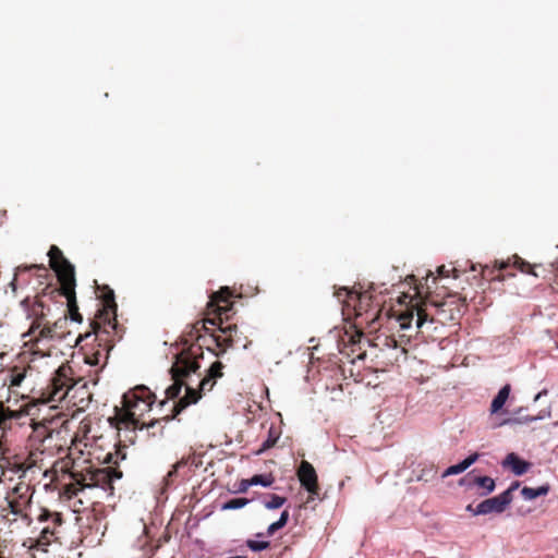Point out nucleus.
<instances>
[{"label":"nucleus","instance_id":"nucleus-1","mask_svg":"<svg viewBox=\"0 0 558 558\" xmlns=\"http://www.w3.org/2000/svg\"><path fill=\"white\" fill-rule=\"evenodd\" d=\"M201 357H203L202 347L193 343L174 355L169 369L173 383L165 391L166 399H177L183 387H185V395L174 402L171 415L166 417L167 421L175 418L187 407L197 403L203 391H210L214 388L216 380L207 375L199 381L198 389L192 388L186 383V379L201 368L198 361Z\"/></svg>","mask_w":558,"mask_h":558},{"label":"nucleus","instance_id":"nucleus-2","mask_svg":"<svg viewBox=\"0 0 558 558\" xmlns=\"http://www.w3.org/2000/svg\"><path fill=\"white\" fill-rule=\"evenodd\" d=\"M101 299V308L90 323V330L80 333L75 340V344L82 345L84 351L85 363L96 366L105 365L108 361L109 353L113 348V340L110 338L108 328L116 329L117 327V303L114 300V292L108 286L99 288Z\"/></svg>","mask_w":558,"mask_h":558},{"label":"nucleus","instance_id":"nucleus-3","mask_svg":"<svg viewBox=\"0 0 558 558\" xmlns=\"http://www.w3.org/2000/svg\"><path fill=\"white\" fill-rule=\"evenodd\" d=\"M156 401V396L146 386H136L133 389L125 392L122 397V407L114 408V416L110 418L111 425H116L118 429H136L147 428L154 429L157 425H160L161 421L168 422L167 416L161 420H155L146 424L141 421V417L151 410L153 404Z\"/></svg>","mask_w":558,"mask_h":558},{"label":"nucleus","instance_id":"nucleus-4","mask_svg":"<svg viewBox=\"0 0 558 558\" xmlns=\"http://www.w3.org/2000/svg\"><path fill=\"white\" fill-rule=\"evenodd\" d=\"M49 265L51 269L57 274L58 281L60 283L59 289H53L51 293L62 295L68 302V319L73 322L82 323L83 316L78 312V305L76 302L75 293V270L74 266L64 257L62 251L57 245H51L48 252Z\"/></svg>","mask_w":558,"mask_h":558},{"label":"nucleus","instance_id":"nucleus-5","mask_svg":"<svg viewBox=\"0 0 558 558\" xmlns=\"http://www.w3.org/2000/svg\"><path fill=\"white\" fill-rule=\"evenodd\" d=\"M122 477V472L116 468H85L80 473H72V482L65 484L63 494L68 498L75 497L84 488H101L108 497L113 496V482Z\"/></svg>","mask_w":558,"mask_h":558},{"label":"nucleus","instance_id":"nucleus-6","mask_svg":"<svg viewBox=\"0 0 558 558\" xmlns=\"http://www.w3.org/2000/svg\"><path fill=\"white\" fill-rule=\"evenodd\" d=\"M336 296L343 303V307L348 311L352 310L356 318H361V323L365 322L369 327L376 329V323L380 316V304H374L373 295L365 291L357 293L348 288H340L336 292Z\"/></svg>","mask_w":558,"mask_h":558},{"label":"nucleus","instance_id":"nucleus-7","mask_svg":"<svg viewBox=\"0 0 558 558\" xmlns=\"http://www.w3.org/2000/svg\"><path fill=\"white\" fill-rule=\"evenodd\" d=\"M73 375V368L69 364L59 366L46 387L41 388L37 400L41 403H59L63 401L76 384Z\"/></svg>","mask_w":558,"mask_h":558},{"label":"nucleus","instance_id":"nucleus-8","mask_svg":"<svg viewBox=\"0 0 558 558\" xmlns=\"http://www.w3.org/2000/svg\"><path fill=\"white\" fill-rule=\"evenodd\" d=\"M38 521L49 522V524L41 530L38 537H28L24 541L23 546L28 549V558H36L34 554L35 550L48 553L49 545L58 539L57 529L62 525L63 518L60 512H51L48 509H43L38 515Z\"/></svg>","mask_w":558,"mask_h":558},{"label":"nucleus","instance_id":"nucleus-9","mask_svg":"<svg viewBox=\"0 0 558 558\" xmlns=\"http://www.w3.org/2000/svg\"><path fill=\"white\" fill-rule=\"evenodd\" d=\"M231 298L232 292L228 287L221 288L210 295L206 307V315L216 320V326L226 324L234 314V305Z\"/></svg>","mask_w":558,"mask_h":558},{"label":"nucleus","instance_id":"nucleus-10","mask_svg":"<svg viewBox=\"0 0 558 558\" xmlns=\"http://www.w3.org/2000/svg\"><path fill=\"white\" fill-rule=\"evenodd\" d=\"M480 267L482 277L488 281L504 279L500 275H497L496 271L507 270L511 267L520 270L523 274H530L537 277V275L534 272V266L531 265L529 262L524 260L523 258H521L520 256H518L517 254H514L512 257L507 258L506 260H495L493 267L488 265H480Z\"/></svg>","mask_w":558,"mask_h":558},{"label":"nucleus","instance_id":"nucleus-11","mask_svg":"<svg viewBox=\"0 0 558 558\" xmlns=\"http://www.w3.org/2000/svg\"><path fill=\"white\" fill-rule=\"evenodd\" d=\"M219 333H210V338L215 345L219 348L220 353H216L217 356L225 353L227 349L242 345L244 349L247 348L246 338H242V333L235 324H219Z\"/></svg>","mask_w":558,"mask_h":558},{"label":"nucleus","instance_id":"nucleus-12","mask_svg":"<svg viewBox=\"0 0 558 558\" xmlns=\"http://www.w3.org/2000/svg\"><path fill=\"white\" fill-rule=\"evenodd\" d=\"M32 495L29 485L25 483L16 484L7 498L11 513L20 515L22 519H28L25 511L31 506Z\"/></svg>","mask_w":558,"mask_h":558},{"label":"nucleus","instance_id":"nucleus-13","mask_svg":"<svg viewBox=\"0 0 558 558\" xmlns=\"http://www.w3.org/2000/svg\"><path fill=\"white\" fill-rule=\"evenodd\" d=\"M519 482H514L500 495L480 502L474 509V514H488L492 512L501 513L512 501V493L519 487Z\"/></svg>","mask_w":558,"mask_h":558},{"label":"nucleus","instance_id":"nucleus-14","mask_svg":"<svg viewBox=\"0 0 558 558\" xmlns=\"http://www.w3.org/2000/svg\"><path fill=\"white\" fill-rule=\"evenodd\" d=\"M414 317H416L415 324L418 330H424V328L429 329V325L434 324V317L429 318V314L426 312V308L416 303V305H412L399 314L398 322L400 324V328H410Z\"/></svg>","mask_w":558,"mask_h":558},{"label":"nucleus","instance_id":"nucleus-15","mask_svg":"<svg viewBox=\"0 0 558 558\" xmlns=\"http://www.w3.org/2000/svg\"><path fill=\"white\" fill-rule=\"evenodd\" d=\"M296 475L301 486L310 494L307 502L314 500V497L318 496L319 493L318 477L314 466L308 461L302 460L298 468Z\"/></svg>","mask_w":558,"mask_h":558},{"label":"nucleus","instance_id":"nucleus-16","mask_svg":"<svg viewBox=\"0 0 558 558\" xmlns=\"http://www.w3.org/2000/svg\"><path fill=\"white\" fill-rule=\"evenodd\" d=\"M41 454L43 452H29L27 457L23 460H20L17 459V457H14V461H11L10 459L7 458H2L0 466L2 469H10L13 472L26 473L27 471L37 466V463Z\"/></svg>","mask_w":558,"mask_h":558},{"label":"nucleus","instance_id":"nucleus-17","mask_svg":"<svg viewBox=\"0 0 558 558\" xmlns=\"http://www.w3.org/2000/svg\"><path fill=\"white\" fill-rule=\"evenodd\" d=\"M44 313L40 314L33 323L28 330V336H31V340L35 341L38 345L40 342L46 340H57V336L52 331V327L48 324H43Z\"/></svg>","mask_w":558,"mask_h":558},{"label":"nucleus","instance_id":"nucleus-18","mask_svg":"<svg viewBox=\"0 0 558 558\" xmlns=\"http://www.w3.org/2000/svg\"><path fill=\"white\" fill-rule=\"evenodd\" d=\"M433 306L435 307V314L432 317H434V322L438 320L441 324L456 320L461 314L460 306L454 305L452 301L433 304Z\"/></svg>","mask_w":558,"mask_h":558},{"label":"nucleus","instance_id":"nucleus-19","mask_svg":"<svg viewBox=\"0 0 558 558\" xmlns=\"http://www.w3.org/2000/svg\"><path fill=\"white\" fill-rule=\"evenodd\" d=\"M207 325L216 326L217 323L215 319H211L210 317H206L202 320L196 322L190 327V330L185 332L183 336V342L184 344H187L190 340L201 339V331L205 330L206 332L209 330Z\"/></svg>","mask_w":558,"mask_h":558},{"label":"nucleus","instance_id":"nucleus-20","mask_svg":"<svg viewBox=\"0 0 558 558\" xmlns=\"http://www.w3.org/2000/svg\"><path fill=\"white\" fill-rule=\"evenodd\" d=\"M523 408H520L515 414L517 416L513 418H509L505 421L506 424L508 423H518V424H529L537 420H544L551 416V410L550 408L541 410L536 415H523Z\"/></svg>","mask_w":558,"mask_h":558},{"label":"nucleus","instance_id":"nucleus-21","mask_svg":"<svg viewBox=\"0 0 558 558\" xmlns=\"http://www.w3.org/2000/svg\"><path fill=\"white\" fill-rule=\"evenodd\" d=\"M504 466H508L511 469V471L520 476V475H523L524 473H526L531 466V464L527 462V461H524L522 459H520L515 453H509L505 461H504Z\"/></svg>","mask_w":558,"mask_h":558},{"label":"nucleus","instance_id":"nucleus-22","mask_svg":"<svg viewBox=\"0 0 558 558\" xmlns=\"http://www.w3.org/2000/svg\"><path fill=\"white\" fill-rule=\"evenodd\" d=\"M511 391V386L509 384L505 385L497 393V396L493 399L490 404V413L496 414L498 413L504 405L506 404L509 395Z\"/></svg>","mask_w":558,"mask_h":558},{"label":"nucleus","instance_id":"nucleus-23","mask_svg":"<svg viewBox=\"0 0 558 558\" xmlns=\"http://www.w3.org/2000/svg\"><path fill=\"white\" fill-rule=\"evenodd\" d=\"M478 459V453H473L464 459L462 462L449 466L441 475V477H447L454 474H460L464 472L468 468H470L476 460Z\"/></svg>","mask_w":558,"mask_h":558},{"label":"nucleus","instance_id":"nucleus-24","mask_svg":"<svg viewBox=\"0 0 558 558\" xmlns=\"http://www.w3.org/2000/svg\"><path fill=\"white\" fill-rule=\"evenodd\" d=\"M52 471L54 473H63L69 474V476L72 478V473H80L81 470L75 469L74 461L70 457H65L63 459H60L54 462L52 466Z\"/></svg>","mask_w":558,"mask_h":558},{"label":"nucleus","instance_id":"nucleus-25","mask_svg":"<svg viewBox=\"0 0 558 558\" xmlns=\"http://www.w3.org/2000/svg\"><path fill=\"white\" fill-rule=\"evenodd\" d=\"M549 489H550V487L548 484L542 485L537 488H532V487L525 486L522 488L521 494L524 497V499L532 500V499H535L541 496H546L548 494Z\"/></svg>","mask_w":558,"mask_h":558},{"label":"nucleus","instance_id":"nucleus-26","mask_svg":"<svg viewBox=\"0 0 558 558\" xmlns=\"http://www.w3.org/2000/svg\"><path fill=\"white\" fill-rule=\"evenodd\" d=\"M24 415V411L11 410L10 408H5L4 404L0 401V426L5 425L8 421L17 420Z\"/></svg>","mask_w":558,"mask_h":558},{"label":"nucleus","instance_id":"nucleus-27","mask_svg":"<svg viewBox=\"0 0 558 558\" xmlns=\"http://www.w3.org/2000/svg\"><path fill=\"white\" fill-rule=\"evenodd\" d=\"M51 327L52 331L54 332V336H57V340H63L68 335H70V331L66 329L68 315L58 318Z\"/></svg>","mask_w":558,"mask_h":558},{"label":"nucleus","instance_id":"nucleus-28","mask_svg":"<svg viewBox=\"0 0 558 558\" xmlns=\"http://www.w3.org/2000/svg\"><path fill=\"white\" fill-rule=\"evenodd\" d=\"M279 437H280V433L277 430V428L274 426H270V428L268 429L267 439L265 441H263L260 448L256 451V453L260 454V453L267 451L268 449L272 448L277 444Z\"/></svg>","mask_w":558,"mask_h":558},{"label":"nucleus","instance_id":"nucleus-29","mask_svg":"<svg viewBox=\"0 0 558 558\" xmlns=\"http://www.w3.org/2000/svg\"><path fill=\"white\" fill-rule=\"evenodd\" d=\"M472 483L485 489L483 495L489 494L495 489V481L489 476H474Z\"/></svg>","mask_w":558,"mask_h":558},{"label":"nucleus","instance_id":"nucleus-30","mask_svg":"<svg viewBox=\"0 0 558 558\" xmlns=\"http://www.w3.org/2000/svg\"><path fill=\"white\" fill-rule=\"evenodd\" d=\"M247 498H233L222 504L221 510H236L248 505Z\"/></svg>","mask_w":558,"mask_h":558},{"label":"nucleus","instance_id":"nucleus-31","mask_svg":"<svg viewBox=\"0 0 558 558\" xmlns=\"http://www.w3.org/2000/svg\"><path fill=\"white\" fill-rule=\"evenodd\" d=\"M26 377V369L14 368L10 375L9 387H19Z\"/></svg>","mask_w":558,"mask_h":558},{"label":"nucleus","instance_id":"nucleus-32","mask_svg":"<svg viewBox=\"0 0 558 558\" xmlns=\"http://www.w3.org/2000/svg\"><path fill=\"white\" fill-rule=\"evenodd\" d=\"M288 520H289V511L284 510V511H282L279 520L274 522V523H271L268 526L267 534L268 535H272L275 532H277L278 530L282 529L287 524Z\"/></svg>","mask_w":558,"mask_h":558},{"label":"nucleus","instance_id":"nucleus-33","mask_svg":"<svg viewBox=\"0 0 558 558\" xmlns=\"http://www.w3.org/2000/svg\"><path fill=\"white\" fill-rule=\"evenodd\" d=\"M275 478L271 474H257L251 477L252 485H262L264 487L271 486Z\"/></svg>","mask_w":558,"mask_h":558},{"label":"nucleus","instance_id":"nucleus-34","mask_svg":"<svg viewBox=\"0 0 558 558\" xmlns=\"http://www.w3.org/2000/svg\"><path fill=\"white\" fill-rule=\"evenodd\" d=\"M287 501L286 497L279 496V495H270V498L268 500L264 501V506L267 509H278L282 507Z\"/></svg>","mask_w":558,"mask_h":558},{"label":"nucleus","instance_id":"nucleus-35","mask_svg":"<svg viewBox=\"0 0 558 558\" xmlns=\"http://www.w3.org/2000/svg\"><path fill=\"white\" fill-rule=\"evenodd\" d=\"M223 364L220 361L214 362L210 367L207 369V376L211 379L217 380L218 378H221L223 376L222 369Z\"/></svg>","mask_w":558,"mask_h":558},{"label":"nucleus","instance_id":"nucleus-36","mask_svg":"<svg viewBox=\"0 0 558 558\" xmlns=\"http://www.w3.org/2000/svg\"><path fill=\"white\" fill-rule=\"evenodd\" d=\"M246 546L253 551H260V550L267 549L270 546V543L267 541L258 542V541L248 539L246 542Z\"/></svg>","mask_w":558,"mask_h":558},{"label":"nucleus","instance_id":"nucleus-37","mask_svg":"<svg viewBox=\"0 0 558 558\" xmlns=\"http://www.w3.org/2000/svg\"><path fill=\"white\" fill-rule=\"evenodd\" d=\"M184 464L185 463L181 461L172 465V469L168 472L167 476L165 477L166 486H169L173 482V478L177 476L179 468Z\"/></svg>","mask_w":558,"mask_h":558},{"label":"nucleus","instance_id":"nucleus-38","mask_svg":"<svg viewBox=\"0 0 558 558\" xmlns=\"http://www.w3.org/2000/svg\"><path fill=\"white\" fill-rule=\"evenodd\" d=\"M251 486H253L251 483V478L242 480L239 483L238 493H246Z\"/></svg>","mask_w":558,"mask_h":558},{"label":"nucleus","instance_id":"nucleus-39","mask_svg":"<svg viewBox=\"0 0 558 558\" xmlns=\"http://www.w3.org/2000/svg\"><path fill=\"white\" fill-rule=\"evenodd\" d=\"M31 270V269H38V270H43V271H47L46 267L43 266V265H31V266H25V267H19L17 270Z\"/></svg>","mask_w":558,"mask_h":558},{"label":"nucleus","instance_id":"nucleus-40","mask_svg":"<svg viewBox=\"0 0 558 558\" xmlns=\"http://www.w3.org/2000/svg\"><path fill=\"white\" fill-rule=\"evenodd\" d=\"M363 339V335L360 333V332H356L354 336H351L350 337V341L353 343V344H357V343H361Z\"/></svg>","mask_w":558,"mask_h":558},{"label":"nucleus","instance_id":"nucleus-41","mask_svg":"<svg viewBox=\"0 0 558 558\" xmlns=\"http://www.w3.org/2000/svg\"><path fill=\"white\" fill-rule=\"evenodd\" d=\"M34 430L38 434H41V430H46V427L40 423H34Z\"/></svg>","mask_w":558,"mask_h":558},{"label":"nucleus","instance_id":"nucleus-42","mask_svg":"<svg viewBox=\"0 0 558 558\" xmlns=\"http://www.w3.org/2000/svg\"><path fill=\"white\" fill-rule=\"evenodd\" d=\"M548 393V390L547 389H543L542 391H539L535 398H534V401L536 402L539 398H542L543 396H547Z\"/></svg>","mask_w":558,"mask_h":558},{"label":"nucleus","instance_id":"nucleus-43","mask_svg":"<svg viewBox=\"0 0 558 558\" xmlns=\"http://www.w3.org/2000/svg\"><path fill=\"white\" fill-rule=\"evenodd\" d=\"M438 272L440 276H446V277L448 276V271L445 269V266H440L438 268Z\"/></svg>","mask_w":558,"mask_h":558},{"label":"nucleus","instance_id":"nucleus-44","mask_svg":"<svg viewBox=\"0 0 558 558\" xmlns=\"http://www.w3.org/2000/svg\"><path fill=\"white\" fill-rule=\"evenodd\" d=\"M16 280H17V278H16V275H15V276H14V278H13V280H12V282L10 283V286L12 287V289H13L14 291L16 290Z\"/></svg>","mask_w":558,"mask_h":558},{"label":"nucleus","instance_id":"nucleus-45","mask_svg":"<svg viewBox=\"0 0 558 558\" xmlns=\"http://www.w3.org/2000/svg\"><path fill=\"white\" fill-rule=\"evenodd\" d=\"M35 304L41 308L44 307V303L41 300H37Z\"/></svg>","mask_w":558,"mask_h":558},{"label":"nucleus","instance_id":"nucleus-46","mask_svg":"<svg viewBox=\"0 0 558 558\" xmlns=\"http://www.w3.org/2000/svg\"><path fill=\"white\" fill-rule=\"evenodd\" d=\"M111 460H112V454H111V453H108V456H107V462H111Z\"/></svg>","mask_w":558,"mask_h":558},{"label":"nucleus","instance_id":"nucleus-47","mask_svg":"<svg viewBox=\"0 0 558 558\" xmlns=\"http://www.w3.org/2000/svg\"><path fill=\"white\" fill-rule=\"evenodd\" d=\"M466 509H468L469 511H473V512H474V510H473V508H472V505H469V506L466 507Z\"/></svg>","mask_w":558,"mask_h":558},{"label":"nucleus","instance_id":"nucleus-48","mask_svg":"<svg viewBox=\"0 0 558 558\" xmlns=\"http://www.w3.org/2000/svg\"><path fill=\"white\" fill-rule=\"evenodd\" d=\"M165 404H166V400H162V401L160 402V405H165Z\"/></svg>","mask_w":558,"mask_h":558},{"label":"nucleus","instance_id":"nucleus-49","mask_svg":"<svg viewBox=\"0 0 558 558\" xmlns=\"http://www.w3.org/2000/svg\"><path fill=\"white\" fill-rule=\"evenodd\" d=\"M472 270H476V266L475 265H472Z\"/></svg>","mask_w":558,"mask_h":558}]
</instances>
